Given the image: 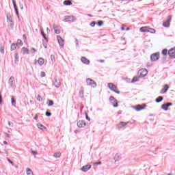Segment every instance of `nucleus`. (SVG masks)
<instances>
[{
    "label": "nucleus",
    "mask_w": 175,
    "mask_h": 175,
    "mask_svg": "<svg viewBox=\"0 0 175 175\" xmlns=\"http://www.w3.org/2000/svg\"><path fill=\"white\" fill-rule=\"evenodd\" d=\"M46 31H47V32L50 31V29H49V27H47Z\"/></svg>",
    "instance_id": "e2e57ef3"
},
{
    "label": "nucleus",
    "mask_w": 175,
    "mask_h": 175,
    "mask_svg": "<svg viewBox=\"0 0 175 175\" xmlns=\"http://www.w3.org/2000/svg\"><path fill=\"white\" fill-rule=\"evenodd\" d=\"M95 24H96L95 22H92L90 23V27H95Z\"/></svg>",
    "instance_id": "de8ad7c7"
},
{
    "label": "nucleus",
    "mask_w": 175,
    "mask_h": 175,
    "mask_svg": "<svg viewBox=\"0 0 175 175\" xmlns=\"http://www.w3.org/2000/svg\"><path fill=\"white\" fill-rule=\"evenodd\" d=\"M99 62L103 63V62H105V60H99Z\"/></svg>",
    "instance_id": "680f3d73"
},
{
    "label": "nucleus",
    "mask_w": 175,
    "mask_h": 175,
    "mask_svg": "<svg viewBox=\"0 0 175 175\" xmlns=\"http://www.w3.org/2000/svg\"><path fill=\"white\" fill-rule=\"evenodd\" d=\"M162 54H163V55H166V54H167V49H163L162 51Z\"/></svg>",
    "instance_id": "4c0bfd02"
},
{
    "label": "nucleus",
    "mask_w": 175,
    "mask_h": 175,
    "mask_svg": "<svg viewBox=\"0 0 175 175\" xmlns=\"http://www.w3.org/2000/svg\"><path fill=\"white\" fill-rule=\"evenodd\" d=\"M54 105V102L51 100H48V106H53Z\"/></svg>",
    "instance_id": "2f4dec72"
},
{
    "label": "nucleus",
    "mask_w": 175,
    "mask_h": 175,
    "mask_svg": "<svg viewBox=\"0 0 175 175\" xmlns=\"http://www.w3.org/2000/svg\"><path fill=\"white\" fill-rule=\"evenodd\" d=\"M26 172L27 175H33V172H32V170L30 168H27Z\"/></svg>",
    "instance_id": "a878e982"
},
{
    "label": "nucleus",
    "mask_w": 175,
    "mask_h": 175,
    "mask_svg": "<svg viewBox=\"0 0 175 175\" xmlns=\"http://www.w3.org/2000/svg\"><path fill=\"white\" fill-rule=\"evenodd\" d=\"M8 162H10V163H11L12 165H13V161H10V159H8Z\"/></svg>",
    "instance_id": "6e6d98bb"
},
{
    "label": "nucleus",
    "mask_w": 175,
    "mask_h": 175,
    "mask_svg": "<svg viewBox=\"0 0 175 175\" xmlns=\"http://www.w3.org/2000/svg\"><path fill=\"white\" fill-rule=\"evenodd\" d=\"M46 116L47 117H51V113H50V112H46Z\"/></svg>",
    "instance_id": "49530a36"
},
{
    "label": "nucleus",
    "mask_w": 175,
    "mask_h": 175,
    "mask_svg": "<svg viewBox=\"0 0 175 175\" xmlns=\"http://www.w3.org/2000/svg\"><path fill=\"white\" fill-rule=\"evenodd\" d=\"M33 118L34 120H36V121H37L38 118H39V116H38V114H36Z\"/></svg>",
    "instance_id": "8fccbe9b"
},
{
    "label": "nucleus",
    "mask_w": 175,
    "mask_h": 175,
    "mask_svg": "<svg viewBox=\"0 0 175 175\" xmlns=\"http://www.w3.org/2000/svg\"><path fill=\"white\" fill-rule=\"evenodd\" d=\"M81 62H83V64H85L86 65H90V60H88V59H87L85 57H82L81 59Z\"/></svg>",
    "instance_id": "6ab92c4d"
},
{
    "label": "nucleus",
    "mask_w": 175,
    "mask_h": 175,
    "mask_svg": "<svg viewBox=\"0 0 175 175\" xmlns=\"http://www.w3.org/2000/svg\"><path fill=\"white\" fill-rule=\"evenodd\" d=\"M140 31H141V32H150V30H148V27H141Z\"/></svg>",
    "instance_id": "5701e85b"
},
{
    "label": "nucleus",
    "mask_w": 175,
    "mask_h": 175,
    "mask_svg": "<svg viewBox=\"0 0 175 175\" xmlns=\"http://www.w3.org/2000/svg\"><path fill=\"white\" fill-rule=\"evenodd\" d=\"M57 39L59 46H61L62 47H64V39H62V38L60 37V36H57Z\"/></svg>",
    "instance_id": "f8f14e48"
},
{
    "label": "nucleus",
    "mask_w": 175,
    "mask_h": 175,
    "mask_svg": "<svg viewBox=\"0 0 175 175\" xmlns=\"http://www.w3.org/2000/svg\"><path fill=\"white\" fill-rule=\"evenodd\" d=\"M15 59L18 61V53H15Z\"/></svg>",
    "instance_id": "c03bdc74"
},
{
    "label": "nucleus",
    "mask_w": 175,
    "mask_h": 175,
    "mask_svg": "<svg viewBox=\"0 0 175 175\" xmlns=\"http://www.w3.org/2000/svg\"><path fill=\"white\" fill-rule=\"evenodd\" d=\"M109 100L111 103H113V102L115 103V104H113V107H118V103H117V100H116L113 96H110Z\"/></svg>",
    "instance_id": "ddd939ff"
},
{
    "label": "nucleus",
    "mask_w": 175,
    "mask_h": 175,
    "mask_svg": "<svg viewBox=\"0 0 175 175\" xmlns=\"http://www.w3.org/2000/svg\"><path fill=\"white\" fill-rule=\"evenodd\" d=\"M90 169H91V165H83L81 167L82 172H88V170H90Z\"/></svg>",
    "instance_id": "dca6fc26"
},
{
    "label": "nucleus",
    "mask_w": 175,
    "mask_h": 175,
    "mask_svg": "<svg viewBox=\"0 0 175 175\" xmlns=\"http://www.w3.org/2000/svg\"><path fill=\"white\" fill-rule=\"evenodd\" d=\"M17 44H20L21 46H23V41H21V40H18L16 42V46Z\"/></svg>",
    "instance_id": "c9c22d12"
},
{
    "label": "nucleus",
    "mask_w": 175,
    "mask_h": 175,
    "mask_svg": "<svg viewBox=\"0 0 175 175\" xmlns=\"http://www.w3.org/2000/svg\"><path fill=\"white\" fill-rule=\"evenodd\" d=\"M40 77H46V72H41L40 73Z\"/></svg>",
    "instance_id": "58836bf2"
},
{
    "label": "nucleus",
    "mask_w": 175,
    "mask_h": 175,
    "mask_svg": "<svg viewBox=\"0 0 175 175\" xmlns=\"http://www.w3.org/2000/svg\"><path fill=\"white\" fill-rule=\"evenodd\" d=\"M159 59V52L153 53L150 55V61H158Z\"/></svg>",
    "instance_id": "39448f33"
},
{
    "label": "nucleus",
    "mask_w": 175,
    "mask_h": 175,
    "mask_svg": "<svg viewBox=\"0 0 175 175\" xmlns=\"http://www.w3.org/2000/svg\"><path fill=\"white\" fill-rule=\"evenodd\" d=\"M76 20H77V19L76 18V17H75L73 16H66L65 18L64 19V23H69V22L75 23V21H76Z\"/></svg>",
    "instance_id": "f03ea898"
},
{
    "label": "nucleus",
    "mask_w": 175,
    "mask_h": 175,
    "mask_svg": "<svg viewBox=\"0 0 175 175\" xmlns=\"http://www.w3.org/2000/svg\"><path fill=\"white\" fill-rule=\"evenodd\" d=\"M133 108L134 109V110H136V111H140L142 110H144V107H143L142 105H137L135 107H133Z\"/></svg>",
    "instance_id": "f3484780"
},
{
    "label": "nucleus",
    "mask_w": 175,
    "mask_h": 175,
    "mask_svg": "<svg viewBox=\"0 0 175 175\" xmlns=\"http://www.w3.org/2000/svg\"><path fill=\"white\" fill-rule=\"evenodd\" d=\"M21 53L23 55L29 54V50H28V49H27L25 47H23L21 49Z\"/></svg>",
    "instance_id": "aec40b11"
},
{
    "label": "nucleus",
    "mask_w": 175,
    "mask_h": 175,
    "mask_svg": "<svg viewBox=\"0 0 175 175\" xmlns=\"http://www.w3.org/2000/svg\"><path fill=\"white\" fill-rule=\"evenodd\" d=\"M31 153L33 154V155H36V154H38V152L35 150H31Z\"/></svg>",
    "instance_id": "3c124183"
},
{
    "label": "nucleus",
    "mask_w": 175,
    "mask_h": 175,
    "mask_svg": "<svg viewBox=\"0 0 175 175\" xmlns=\"http://www.w3.org/2000/svg\"><path fill=\"white\" fill-rule=\"evenodd\" d=\"M53 28L55 32V33H61V30H59V27L55 24L53 25Z\"/></svg>",
    "instance_id": "2eb2a0df"
},
{
    "label": "nucleus",
    "mask_w": 175,
    "mask_h": 175,
    "mask_svg": "<svg viewBox=\"0 0 175 175\" xmlns=\"http://www.w3.org/2000/svg\"><path fill=\"white\" fill-rule=\"evenodd\" d=\"M41 34L42 35L43 38L45 39H47L46 38V34H44V32H43V29H41Z\"/></svg>",
    "instance_id": "ea45409f"
},
{
    "label": "nucleus",
    "mask_w": 175,
    "mask_h": 175,
    "mask_svg": "<svg viewBox=\"0 0 175 175\" xmlns=\"http://www.w3.org/2000/svg\"><path fill=\"white\" fill-rule=\"evenodd\" d=\"M11 100H12V105L13 106H16V99H14V97H12Z\"/></svg>",
    "instance_id": "7c9ffc66"
},
{
    "label": "nucleus",
    "mask_w": 175,
    "mask_h": 175,
    "mask_svg": "<svg viewBox=\"0 0 175 175\" xmlns=\"http://www.w3.org/2000/svg\"><path fill=\"white\" fill-rule=\"evenodd\" d=\"M30 103H31V105H33V101L32 100H30Z\"/></svg>",
    "instance_id": "bf43d9fd"
},
{
    "label": "nucleus",
    "mask_w": 175,
    "mask_h": 175,
    "mask_svg": "<svg viewBox=\"0 0 175 175\" xmlns=\"http://www.w3.org/2000/svg\"><path fill=\"white\" fill-rule=\"evenodd\" d=\"M3 144H8V142L4 141V142H3Z\"/></svg>",
    "instance_id": "052dcab7"
},
{
    "label": "nucleus",
    "mask_w": 175,
    "mask_h": 175,
    "mask_svg": "<svg viewBox=\"0 0 175 175\" xmlns=\"http://www.w3.org/2000/svg\"><path fill=\"white\" fill-rule=\"evenodd\" d=\"M17 49V44H12L11 45V51H13V50H16Z\"/></svg>",
    "instance_id": "c85d7f7f"
},
{
    "label": "nucleus",
    "mask_w": 175,
    "mask_h": 175,
    "mask_svg": "<svg viewBox=\"0 0 175 175\" xmlns=\"http://www.w3.org/2000/svg\"><path fill=\"white\" fill-rule=\"evenodd\" d=\"M7 23H8L12 28H13V20L12 19V16L10 15H7Z\"/></svg>",
    "instance_id": "1a4fd4ad"
},
{
    "label": "nucleus",
    "mask_w": 175,
    "mask_h": 175,
    "mask_svg": "<svg viewBox=\"0 0 175 175\" xmlns=\"http://www.w3.org/2000/svg\"><path fill=\"white\" fill-rule=\"evenodd\" d=\"M64 5H66V6H69V5H72V1H70L69 0H66L64 1Z\"/></svg>",
    "instance_id": "393cba45"
},
{
    "label": "nucleus",
    "mask_w": 175,
    "mask_h": 175,
    "mask_svg": "<svg viewBox=\"0 0 175 175\" xmlns=\"http://www.w3.org/2000/svg\"><path fill=\"white\" fill-rule=\"evenodd\" d=\"M85 117H86V120H88V121H91V119L90 118V117H88V114H87V113H85Z\"/></svg>",
    "instance_id": "37998d69"
},
{
    "label": "nucleus",
    "mask_w": 175,
    "mask_h": 175,
    "mask_svg": "<svg viewBox=\"0 0 175 175\" xmlns=\"http://www.w3.org/2000/svg\"><path fill=\"white\" fill-rule=\"evenodd\" d=\"M0 53H1V54H5L3 46L0 47Z\"/></svg>",
    "instance_id": "e433bc0d"
},
{
    "label": "nucleus",
    "mask_w": 175,
    "mask_h": 175,
    "mask_svg": "<svg viewBox=\"0 0 175 175\" xmlns=\"http://www.w3.org/2000/svg\"><path fill=\"white\" fill-rule=\"evenodd\" d=\"M163 100V97L159 96L157 98H156V103H159L160 102H162Z\"/></svg>",
    "instance_id": "bb28decb"
},
{
    "label": "nucleus",
    "mask_w": 175,
    "mask_h": 175,
    "mask_svg": "<svg viewBox=\"0 0 175 175\" xmlns=\"http://www.w3.org/2000/svg\"><path fill=\"white\" fill-rule=\"evenodd\" d=\"M86 84L92 87V88H96V82L94 81V80L90 78L86 79Z\"/></svg>",
    "instance_id": "f257e3e1"
},
{
    "label": "nucleus",
    "mask_w": 175,
    "mask_h": 175,
    "mask_svg": "<svg viewBox=\"0 0 175 175\" xmlns=\"http://www.w3.org/2000/svg\"><path fill=\"white\" fill-rule=\"evenodd\" d=\"M0 105H2V94H0Z\"/></svg>",
    "instance_id": "603ef678"
},
{
    "label": "nucleus",
    "mask_w": 175,
    "mask_h": 175,
    "mask_svg": "<svg viewBox=\"0 0 175 175\" xmlns=\"http://www.w3.org/2000/svg\"><path fill=\"white\" fill-rule=\"evenodd\" d=\"M94 165H102V162H100V161L96 162L94 163Z\"/></svg>",
    "instance_id": "864d4df0"
},
{
    "label": "nucleus",
    "mask_w": 175,
    "mask_h": 175,
    "mask_svg": "<svg viewBox=\"0 0 175 175\" xmlns=\"http://www.w3.org/2000/svg\"><path fill=\"white\" fill-rule=\"evenodd\" d=\"M8 125L9 126H10L12 125V123H10V122H8Z\"/></svg>",
    "instance_id": "0e129e2a"
},
{
    "label": "nucleus",
    "mask_w": 175,
    "mask_h": 175,
    "mask_svg": "<svg viewBox=\"0 0 175 175\" xmlns=\"http://www.w3.org/2000/svg\"><path fill=\"white\" fill-rule=\"evenodd\" d=\"M80 98H84V88H81L79 90Z\"/></svg>",
    "instance_id": "412c9836"
},
{
    "label": "nucleus",
    "mask_w": 175,
    "mask_h": 175,
    "mask_svg": "<svg viewBox=\"0 0 175 175\" xmlns=\"http://www.w3.org/2000/svg\"><path fill=\"white\" fill-rule=\"evenodd\" d=\"M75 43L77 46H79V41L77 40V39L75 40Z\"/></svg>",
    "instance_id": "5fc2aeb1"
},
{
    "label": "nucleus",
    "mask_w": 175,
    "mask_h": 175,
    "mask_svg": "<svg viewBox=\"0 0 175 175\" xmlns=\"http://www.w3.org/2000/svg\"><path fill=\"white\" fill-rule=\"evenodd\" d=\"M38 64H39V65H40V66H42V65H43L44 64V59L42 57L39 58Z\"/></svg>",
    "instance_id": "b1692460"
},
{
    "label": "nucleus",
    "mask_w": 175,
    "mask_h": 175,
    "mask_svg": "<svg viewBox=\"0 0 175 175\" xmlns=\"http://www.w3.org/2000/svg\"><path fill=\"white\" fill-rule=\"evenodd\" d=\"M54 158H61V152H56L53 154Z\"/></svg>",
    "instance_id": "cd10ccee"
},
{
    "label": "nucleus",
    "mask_w": 175,
    "mask_h": 175,
    "mask_svg": "<svg viewBox=\"0 0 175 175\" xmlns=\"http://www.w3.org/2000/svg\"><path fill=\"white\" fill-rule=\"evenodd\" d=\"M129 27H127L126 29V31H129Z\"/></svg>",
    "instance_id": "338daca9"
},
{
    "label": "nucleus",
    "mask_w": 175,
    "mask_h": 175,
    "mask_svg": "<svg viewBox=\"0 0 175 175\" xmlns=\"http://www.w3.org/2000/svg\"><path fill=\"white\" fill-rule=\"evenodd\" d=\"M6 137H8V139H10V135H9L8 133H5Z\"/></svg>",
    "instance_id": "4d7b16f0"
},
{
    "label": "nucleus",
    "mask_w": 175,
    "mask_h": 175,
    "mask_svg": "<svg viewBox=\"0 0 175 175\" xmlns=\"http://www.w3.org/2000/svg\"><path fill=\"white\" fill-rule=\"evenodd\" d=\"M139 73L140 75V77H144L145 76H147L148 71H147V69L143 68L139 71Z\"/></svg>",
    "instance_id": "0eeeda50"
},
{
    "label": "nucleus",
    "mask_w": 175,
    "mask_h": 175,
    "mask_svg": "<svg viewBox=\"0 0 175 175\" xmlns=\"http://www.w3.org/2000/svg\"><path fill=\"white\" fill-rule=\"evenodd\" d=\"M128 124H129V122H120V124H118L117 125V128H118V129H121L124 128V126H126V125H128Z\"/></svg>",
    "instance_id": "6e6552de"
},
{
    "label": "nucleus",
    "mask_w": 175,
    "mask_h": 175,
    "mask_svg": "<svg viewBox=\"0 0 175 175\" xmlns=\"http://www.w3.org/2000/svg\"><path fill=\"white\" fill-rule=\"evenodd\" d=\"M37 100H38V102H42L43 100V98H42V96H40V95L38 94Z\"/></svg>",
    "instance_id": "473e14b6"
},
{
    "label": "nucleus",
    "mask_w": 175,
    "mask_h": 175,
    "mask_svg": "<svg viewBox=\"0 0 175 175\" xmlns=\"http://www.w3.org/2000/svg\"><path fill=\"white\" fill-rule=\"evenodd\" d=\"M9 85L11 88L16 87V81H14V77H11L8 81Z\"/></svg>",
    "instance_id": "423d86ee"
},
{
    "label": "nucleus",
    "mask_w": 175,
    "mask_h": 175,
    "mask_svg": "<svg viewBox=\"0 0 175 175\" xmlns=\"http://www.w3.org/2000/svg\"><path fill=\"white\" fill-rule=\"evenodd\" d=\"M165 105L167 107H169V106H173V103H166Z\"/></svg>",
    "instance_id": "a18cd8bd"
},
{
    "label": "nucleus",
    "mask_w": 175,
    "mask_h": 175,
    "mask_svg": "<svg viewBox=\"0 0 175 175\" xmlns=\"http://www.w3.org/2000/svg\"><path fill=\"white\" fill-rule=\"evenodd\" d=\"M15 12H16V14L17 15L18 18H19L20 16H18V10L17 8H16Z\"/></svg>",
    "instance_id": "09e8293b"
},
{
    "label": "nucleus",
    "mask_w": 175,
    "mask_h": 175,
    "mask_svg": "<svg viewBox=\"0 0 175 175\" xmlns=\"http://www.w3.org/2000/svg\"><path fill=\"white\" fill-rule=\"evenodd\" d=\"M169 90V85H165L163 88V89L161 90V94H165V92H167V90Z\"/></svg>",
    "instance_id": "a211bd4d"
},
{
    "label": "nucleus",
    "mask_w": 175,
    "mask_h": 175,
    "mask_svg": "<svg viewBox=\"0 0 175 175\" xmlns=\"http://www.w3.org/2000/svg\"><path fill=\"white\" fill-rule=\"evenodd\" d=\"M170 21H172V16H168L167 19L163 21V26L165 27V28H169L170 27Z\"/></svg>",
    "instance_id": "7ed1b4c3"
},
{
    "label": "nucleus",
    "mask_w": 175,
    "mask_h": 175,
    "mask_svg": "<svg viewBox=\"0 0 175 175\" xmlns=\"http://www.w3.org/2000/svg\"><path fill=\"white\" fill-rule=\"evenodd\" d=\"M86 124H85V121L84 120H79L77 122V126H79V128H84V126H85Z\"/></svg>",
    "instance_id": "4468645a"
},
{
    "label": "nucleus",
    "mask_w": 175,
    "mask_h": 175,
    "mask_svg": "<svg viewBox=\"0 0 175 175\" xmlns=\"http://www.w3.org/2000/svg\"><path fill=\"white\" fill-rule=\"evenodd\" d=\"M136 81H139V79H137V77H134L132 79L131 83H136Z\"/></svg>",
    "instance_id": "f704fd0d"
},
{
    "label": "nucleus",
    "mask_w": 175,
    "mask_h": 175,
    "mask_svg": "<svg viewBox=\"0 0 175 175\" xmlns=\"http://www.w3.org/2000/svg\"><path fill=\"white\" fill-rule=\"evenodd\" d=\"M55 81L53 84L56 88H59L61 87V81L57 79V78H54Z\"/></svg>",
    "instance_id": "9d476101"
},
{
    "label": "nucleus",
    "mask_w": 175,
    "mask_h": 175,
    "mask_svg": "<svg viewBox=\"0 0 175 175\" xmlns=\"http://www.w3.org/2000/svg\"><path fill=\"white\" fill-rule=\"evenodd\" d=\"M38 128H39V129H41L42 131H44V129H46V126H44L43 124L38 123L37 124Z\"/></svg>",
    "instance_id": "4be33fe9"
},
{
    "label": "nucleus",
    "mask_w": 175,
    "mask_h": 175,
    "mask_svg": "<svg viewBox=\"0 0 175 175\" xmlns=\"http://www.w3.org/2000/svg\"><path fill=\"white\" fill-rule=\"evenodd\" d=\"M150 30H149V32H150V33H155V29H150Z\"/></svg>",
    "instance_id": "79ce46f5"
},
{
    "label": "nucleus",
    "mask_w": 175,
    "mask_h": 175,
    "mask_svg": "<svg viewBox=\"0 0 175 175\" xmlns=\"http://www.w3.org/2000/svg\"><path fill=\"white\" fill-rule=\"evenodd\" d=\"M111 105H116V103L114 101H113V103H111Z\"/></svg>",
    "instance_id": "774afa93"
},
{
    "label": "nucleus",
    "mask_w": 175,
    "mask_h": 175,
    "mask_svg": "<svg viewBox=\"0 0 175 175\" xmlns=\"http://www.w3.org/2000/svg\"><path fill=\"white\" fill-rule=\"evenodd\" d=\"M161 109H163V110H165V111H167V110H169V108H167L165 104L161 105Z\"/></svg>",
    "instance_id": "c756f323"
},
{
    "label": "nucleus",
    "mask_w": 175,
    "mask_h": 175,
    "mask_svg": "<svg viewBox=\"0 0 175 175\" xmlns=\"http://www.w3.org/2000/svg\"><path fill=\"white\" fill-rule=\"evenodd\" d=\"M12 3H13L14 9L15 10L17 9V5H16V1H14V0H12Z\"/></svg>",
    "instance_id": "a19ab883"
},
{
    "label": "nucleus",
    "mask_w": 175,
    "mask_h": 175,
    "mask_svg": "<svg viewBox=\"0 0 175 175\" xmlns=\"http://www.w3.org/2000/svg\"><path fill=\"white\" fill-rule=\"evenodd\" d=\"M114 162H119L121 161V154L120 153H116L113 157Z\"/></svg>",
    "instance_id": "9b49d317"
},
{
    "label": "nucleus",
    "mask_w": 175,
    "mask_h": 175,
    "mask_svg": "<svg viewBox=\"0 0 175 175\" xmlns=\"http://www.w3.org/2000/svg\"><path fill=\"white\" fill-rule=\"evenodd\" d=\"M97 25H98V27H102V25H103V21H99L97 23Z\"/></svg>",
    "instance_id": "72a5a7b5"
},
{
    "label": "nucleus",
    "mask_w": 175,
    "mask_h": 175,
    "mask_svg": "<svg viewBox=\"0 0 175 175\" xmlns=\"http://www.w3.org/2000/svg\"><path fill=\"white\" fill-rule=\"evenodd\" d=\"M125 30V28L124 27H121V31H124Z\"/></svg>",
    "instance_id": "13d9d810"
},
{
    "label": "nucleus",
    "mask_w": 175,
    "mask_h": 175,
    "mask_svg": "<svg viewBox=\"0 0 175 175\" xmlns=\"http://www.w3.org/2000/svg\"><path fill=\"white\" fill-rule=\"evenodd\" d=\"M108 87L109 88V90H111V91L116 92V94H120V91L117 90V86L113 83H109Z\"/></svg>",
    "instance_id": "20e7f679"
},
{
    "label": "nucleus",
    "mask_w": 175,
    "mask_h": 175,
    "mask_svg": "<svg viewBox=\"0 0 175 175\" xmlns=\"http://www.w3.org/2000/svg\"><path fill=\"white\" fill-rule=\"evenodd\" d=\"M31 50H33V51H36V50L34 48H32Z\"/></svg>",
    "instance_id": "69168bd1"
}]
</instances>
